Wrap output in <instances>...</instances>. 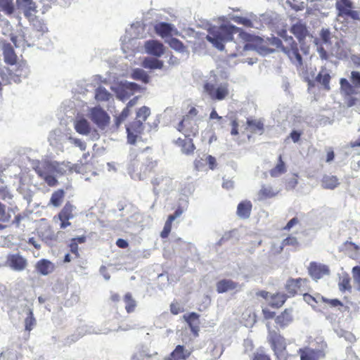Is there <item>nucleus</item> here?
<instances>
[{
	"instance_id": "f257e3e1",
	"label": "nucleus",
	"mask_w": 360,
	"mask_h": 360,
	"mask_svg": "<svg viewBox=\"0 0 360 360\" xmlns=\"http://www.w3.org/2000/svg\"><path fill=\"white\" fill-rule=\"evenodd\" d=\"M240 32V37L246 41L243 48H236V51L230 53V56L236 57L242 55L243 52L248 50L258 49V44L262 41V39L240 30V28L232 25H221L220 26H214L209 29L208 34L206 37L207 41L211 42L214 46L219 50H224L225 42L233 39V34Z\"/></svg>"
},
{
	"instance_id": "f03ea898",
	"label": "nucleus",
	"mask_w": 360,
	"mask_h": 360,
	"mask_svg": "<svg viewBox=\"0 0 360 360\" xmlns=\"http://www.w3.org/2000/svg\"><path fill=\"white\" fill-rule=\"evenodd\" d=\"M352 84L345 78L340 79V89L342 93L344 101L347 108L354 105H360V98L356 96L358 94L356 88L360 87V72L352 71L350 76Z\"/></svg>"
},
{
	"instance_id": "7ed1b4c3",
	"label": "nucleus",
	"mask_w": 360,
	"mask_h": 360,
	"mask_svg": "<svg viewBox=\"0 0 360 360\" xmlns=\"http://www.w3.org/2000/svg\"><path fill=\"white\" fill-rule=\"evenodd\" d=\"M198 114L195 107H191L188 113L183 116L177 124L176 129L185 137H196L198 135L199 127L195 117Z\"/></svg>"
},
{
	"instance_id": "20e7f679",
	"label": "nucleus",
	"mask_w": 360,
	"mask_h": 360,
	"mask_svg": "<svg viewBox=\"0 0 360 360\" xmlns=\"http://www.w3.org/2000/svg\"><path fill=\"white\" fill-rule=\"evenodd\" d=\"M285 44H283L281 39H274V44L288 56L290 61L297 68L302 66V57L300 53L298 44L292 37H286L284 39Z\"/></svg>"
},
{
	"instance_id": "39448f33",
	"label": "nucleus",
	"mask_w": 360,
	"mask_h": 360,
	"mask_svg": "<svg viewBox=\"0 0 360 360\" xmlns=\"http://www.w3.org/2000/svg\"><path fill=\"white\" fill-rule=\"evenodd\" d=\"M203 90L212 101L224 100L230 94L229 85L227 82L217 84L211 82H206L203 85Z\"/></svg>"
},
{
	"instance_id": "423d86ee",
	"label": "nucleus",
	"mask_w": 360,
	"mask_h": 360,
	"mask_svg": "<svg viewBox=\"0 0 360 360\" xmlns=\"http://www.w3.org/2000/svg\"><path fill=\"white\" fill-rule=\"evenodd\" d=\"M335 8L338 17L350 18L354 20L360 19L359 13L354 10V4L351 0H337Z\"/></svg>"
},
{
	"instance_id": "0eeeda50",
	"label": "nucleus",
	"mask_w": 360,
	"mask_h": 360,
	"mask_svg": "<svg viewBox=\"0 0 360 360\" xmlns=\"http://www.w3.org/2000/svg\"><path fill=\"white\" fill-rule=\"evenodd\" d=\"M76 207L70 202L68 201L58 214L53 217V221H60L59 227L60 229H65L71 225L70 219L75 217V210Z\"/></svg>"
},
{
	"instance_id": "6e6552de",
	"label": "nucleus",
	"mask_w": 360,
	"mask_h": 360,
	"mask_svg": "<svg viewBox=\"0 0 360 360\" xmlns=\"http://www.w3.org/2000/svg\"><path fill=\"white\" fill-rule=\"evenodd\" d=\"M309 283L307 278H289L285 285V291L289 297H294L298 293H302L306 289H302Z\"/></svg>"
},
{
	"instance_id": "1a4fd4ad",
	"label": "nucleus",
	"mask_w": 360,
	"mask_h": 360,
	"mask_svg": "<svg viewBox=\"0 0 360 360\" xmlns=\"http://www.w3.org/2000/svg\"><path fill=\"white\" fill-rule=\"evenodd\" d=\"M268 342L277 356L281 354L286 349L285 338L275 330L269 331Z\"/></svg>"
},
{
	"instance_id": "9d476101",
	"label": "nucleus",
	"mask_w": 360,
	"mask_h": 360,
	"mask_svg": "<svg viewBox=\"0 0 360 360\" xmlns=\"http://www.w3.org/2000/svg\"><path fill=\"white\" fill-rule=\"evenodd\" d=\"M127 134V142L131 145H134L139 136H140L143 131L144 126L139 121L134 120L129 123L126 127Z\"/></svg>"
},
{
	"instance_id": "9b49d317",
	"label": "nucleus",
	"mask_w": 360,
	"mask_h": 360,
	"mask_svg": "<svg viewBox=\"0 0 360 360\" xmlns=\"http://www.w3.org/2000/svg\"><path fill=\"white\" fill-rule=\"evenodd\" d=\"M6 265L14 271H21L26 269L27 261L20 253L9 254L6 257Z\"/></svg>"
},
{
	"instance_id": "f8f14e48",
	"label": "nucleus",
	"mask_w": 360,
	"mask_h": 360,
	"mask_svg": "<svg viewBox=\"0 0 360 360\" xmlns=\"http://www.w3.org/2000/svg\"><path fill=\"white\" fill-rule=\"evenodd\" d=\"M91 119L98 127L104 128L110 122V117L101 108L95 107L91 110Z\"/></svg>"
},
{
	"instance_id": "ddd939ff",
	"label": "nucleus",
	"mask_w": 360,
	"mask_h": 360,
	"mask_svg": "<svg viewBox=\"0 0 360 360\" xmlns=\"http://www.w3.org/2000/svg\"><path fill=\"white\" fill-rule=\"evenodd\" d=\"M329 269L326 265L311 262L308 267V273L314 280H319L323 276L329 274Z\"/></svg>"
},
{
	"instance_id": "4468645a",
	"label": "nucleus",
	"mask_w": 360,
	"mask_h": 360,
	"mask_svg": "<svg viewBox=\"0 0 360 360\" xmlns=\"http://www.w3.org/2000/svg\"><path fill=\"white\" fill-rule=\"evenodd\" d=\"M146 51L156 57L161 56L165 52V46L162 43L158 40H148L144 45Z\"/></svg>"
},
{
	"instance_id": "2eb2a0df",
	"label": "nucleus",
	"mask_w": 360,
	"mask_h": 360,
	"mask_svg": "<svg viewBox=\"0 0 360 360\" xmlns=\"http://www.w3.org/2000/svg\"><path fill=\"white\" fill-rule=\"evenodd\" d=\"M186 139L178 138L174 141L176 146L181 148V152L187 155H191L195 150V146L193 143L194 137H185Z\"/></svg>"
},
{
	"instance_id": "dca6fc26",
	"label": "nucleus",
	"mask_w": 360,
	"mask_h": 360,
	"mask_svg": "<svg viewBox=\"0 0 360 360\" xmlns=\"http://www.w3.org/2000/svg\"><path fill=\"white\" fill-rule=\"evenodd\" d=\"M154 30L162 38H166L173 34H176L178 33L177 30L172 24L167 22L157 23L154 26Z\"/></svg>"
},
{
	"instance_id": "f3484780",
	"label": "nucleus",
	"mask_w": 360,
	"mask_h": 360,
	"mask_svg": "<svg viewBox=\"0 0 360 360\" xmlns=\"http://www.w3.org/2000/svg\"><path fill=\"white\" fill-rule=\"evenodd\" d=\"M184 319L193 335L198 337L200 330V315L195 312H191L184 315Z\"/></svg>"
},
{
	"instance_id": "a211bd4d",
	"label": "nucleus",
	"mask_w": 360,
	"mask_h": 360,
	"mask_svg": "<svg viewBox=\"0 0 360 360\" xmlns=\"http://www.w3.org/2000/svg\"><path fill=\"white\" fill-rule=\"evenodd\" d=\"M183 213V209L179 207L174 212V214L168 216L167 221H165V226L162 231L160 233V236L162 238H166L169 236L172 226V222Z\"/></svg>"
},
{
	"instance_id": "6ab92c4d",
	"label": "nucleus",
	"mask_w": 360,
	"mask_h": 360,
	"mask_svg": "<svg viewBox=\"0 0 360 360\" xmlns=\"http://www.w3.org/2000/svg\"><path fill=\"white\" fill-rule=\"evenodd\" d=\"M4 62L11 65L17 63L18 57L14 49L10 43H4L2 46Z\"/></svg>"
},
{
	"instance_id": "aec40b11",
	"label": "nucleus",
	"mask_w": 360,
	"mask_h": 360,
	"mask_svg": "<svg viewBox=\"0 0 360 360\" xmlns=\"http://www.w3.org/2000/svg\"><path fill=\"white\" fill-rule=\"evenodd\" d=\"M293 321L292 309H285L279 315L275 318V322L281 328H285Z\"/></svg>"
},
{
	"instance_id": "412c9836",
	"label": "nucleus",
	"mask_w": 360,
	"mask_h": 360,
	"mask_svg": "<svg viewBox=\"0 0 360 360\" xmlns=\"http://www.w3.org/2000/svg\"><path fill=\"white\" fill-rule=\"evenodd\" d=\"M298 353L300 355V360H319L321 356H324L321 351L309 347L300 349Z\"/></svg>"
},
{
	"instance_id": "4be33fe9",
	"label": "nucleus",
	"mask_w": 360,
	"mask_h": 360,
	"mask_svg": "<svg viewBox=\"0 0 360 360\" xmlns=\"http://www.w3.org/2000/svg\"><path fill=\"white\" fill-rule=\"evenodd\" d=\"M252 209V202L250 200H245L238 203L236 214L240 219H246L250 217Z\"/></svg>"
},
{
	"instance_id": "5701e85b",
	"label": "nucleus",
	"mask_w": 360,
	"mask_h": 360,
	"mask_svg": "<svg viewBox=\"0 0 360 360\" xmlns=\"http://www.w3.org/2000/svg\"><path fill=\"white\" fill-rule=\"evenodd\" d=\"M36 270L41 275H48L53 271L54 264L48 259H41L35 265Z\"/></svg>"
},
{
	"instance_id": "b1692460",
	"label": "nucleus",
	"mask_w": 360,
	"mask_h": 360,
	"mask_svg": "<svg viewBox=\"0 0 360 360\" xmlns=\"http://www.w3.org/2000/svg\"><path fill=\"white\" fill-rule=\"evenodd\" d=\"M288 297V295L284 292L274 293L269 297V305L273 308L279 309L285 304Z\"/></svg>"
},
{
	"instance_id": "393cba45",
	"label": "nucleus",
	"mask_w": 360,
	"mask_h": 360,
	"mask_svg": "<svg viewBox=\"0 0 360 360\" xmlns=\"http://www.w3.org/2000/svg\"><path fill=\"white\" fill-rule=\"evenodd\" d=\"M192 351L186 349L183 345H177L170 356L173 360H186L191 355Z\"/></svg>"
},
{
	"instance_id": "a878e982",
	"label": "nucleus",
	"mask_w": 360,
	"mask_h": 360,
	"mask_svg": "<svg viewBox=\"0 0 360 360\" xmlns=\"http://www.w3.org/2000/svg\"><path fill=\"white\" fill-rule=\"evenodd\" d=\"M238 284L232 280L222 279L217 283V291L218 293H224L232 290L238 287Z\"/></svg>"
},
{
	"instance_id": "bb28decb",
	"label": "nucleus",
	"mask_w": 360,
	"mask_h": 360,
	"mask_svg": "<svg viewBox=\"0 0 360 360\" xmlns=\"http://www.w3.org/2000/svg\"><path fill=\"white\" fill-rule=\"evenodd\" d=\"M339 185V179L334 175H324L321 179V186L324 189L333 190Z\"/></svg>"
},
{
	"instance_id": "cd10ccee",
	"label": "nucleus",
	"mask_w": 360,
	"mask_h": 360,
	"mask_svg": "<svg viewBox=\"0 0 360 360\" xmlns=\"http://www.w3.org/2000/svg\"><path fill=\"white\" fill-rule=\"evenodd\" d=\"M330 79L331 77L330 74L326 71V70L322 69L316 75L315 81L317 82L319 84H321L325 90L329 91L330 89Z\"/></svg>"
},
{
	"instance_id": "c85d7f7f",
	"label": "nucleus",
	"mask_w": 360,
	"mask_h": 360,
	"mask_svg": "<svg viewBox=\"0 0 360 360\" xmlns=\"http://www.w3.org/2000/svg\"><path fill=\"white\" fill-rule=\"evenodd\" d=\"M290 31L300 41L304 40L308 34V30L306 25L301 22H297L293 25Z\"/></svg>"
},
{
	"instance_id": "c756f323",
	"label": "nucleus",
	"mask_w": 360,
	"mask_h": 360,
	"mask_svg": "<svg viewBox=\"0 0 360 360\" xmlns=\"http://www.w3.org/2000/svg\"><path fill=\"white\" fill-rule=\"evenodd\" d=\"M286 171V165L283 160V155H279L276 165L269 170V174L271 177H278L281 174L285 173Z\"/></svg>"
},
{
	"instance_id": "7c9ffc66",
	"label": "nucleus",
	"mask_w": 360,
	"mask_h": 360,
	"mask_svg": "<svg viewBox=\"0 0 360 360\" xmlns=\"http://www.w3.org/2000/svg\"><path fill=\"white\" fill-rule=\"evenodd\" d=\"M19 4L23 9L25 16L27 18H30L33 13L37 12L35 3L32 0H20Z\"/></svg>"
},
{
	"instance_id": "2f4dec72",
	"label": "nucleus",
	"mask_w": 360,
	"mask_h": 360,
	"mask_svg": "<svg viewBox=\"0 0 360 360\" xmlns=\"http://www.w3.org/2000/svg\"><path fill=\"white\" fill-rule=\"evenodd\" d=\"M86 238L84 236L73 238L70 240L69 248L70 252L75 255L76 258L79 257L78 245L86 242Z\"/></svg>"
},
{
	"instance_id": "473e14b6",
	"label": "nucleus",
	"mask_w": 360,
	"mask_h": 360,
	"mask_svg": "<svg viewBox=\"0 0 360 360\" xmlns=\"http://www.w3.org/2000/svg\"><path fill=\"white\" fill-rule=\"evenodd\" d=\"M53 171L59 175H65L72 173V167L70 162H56L53 166Z\"/></svg>"
},
{
	"instance_id": "72a5a7b5",
	"label": "nucleus",
	"mask_w": 360,
	"mask_h": 360,
	"mask_svg": "<svg viewBox=\"0 0 360 360\" xmlns=\"http://www.w3.org/2000/svg\"><path fill=\"white\" fill-rule=\"evenodd\" d=\"M278 191H276L271 186H262L258 191V200H264L267 198H271L277 195Z\"/></svg>"
},
{
	"instance_id": "f704fd0d",
	"label": "nucleus",
	"mask_w": 360,
	"mask_h": 360,
	"mask_svg": "<svg viewBox=\"0 0 360 360\" xmlns=\"http://www.w3.org/2000/svg\"><path fill=\"white\" fill-rule=\"evenodd\" d=\"M123 301L125 304V309L128 314L134 312L136 309L137 303L131 292L125 293L123 297Z\"/></svg>"
},
{
	"instance_id": "c9c22d12",
	"label": "nucleus",
	"mask_w": 360,
	"mask_h": 360,
	"mask_svg": "<svg viewBox=\"0 0 360 360\" xmlns=\"http://www.w3.org/2000/svg\"><path fill=\"white\" fill-rule=\"evenodd\" d=\"M76 131L80 134L86 135L90 132V126L86 120L82 118L77 120L75 123Z\"/></svg>"
},
{
	"instance_id": "e433bc0d",
	"label": "nucleus",
	"mask_w": 360,
	"mask_h": 360,
	"mask_svg": "<svg viewBox=\"0 0 360 360\" xmlns=\"http://www.w3.org/2000/svg\"><path fill=\"white\" fill-rule=\"evenodd\" d=\"M142 66L147 69H162L163 62L154 58H146L142 62Z\"/></svg>"
},
{
	"instance_id": "4c0bfd02",
	"label": "nucleus",
	"mask_w": 360,
	"mask_h": 360,
	"mask_svg": "<svg viewBox=\"0 0 360 360\" xmlns=\"http://www.w3.org/2000/svg\"><path fill=\"white\" fill-rule=\"evenodd\" d=\"M10 211L13 210H6V205L0 202V230L5 227L1 224V223H8L10 221L11 218Z\"/></svg>"
},
{
	"instance_id": "58836bf2",
	"label": "nucleus",
	"mask_w": 360,
	"mask_h": 360,
	"mask_svg": "<svg viewBox=\"0 0 360 360\" xmlns=\"http://www.w3.org/2000/svg\"><path fill=\"white\" fill-rule=\"evenodd\" d=\"M64 196L65 192L63 189H58L54 191L51 195L50 199V204L56 207H59L63 202Z\"/></svg>"
},
{
	"instance_id": "ea45409f",
	"label": "nucleus",
	"mask_w": 360,
	"mask_h": 360,
	"mask_svg": "<svg viewBox=\"0 0 360 360\" xmlns=\"http://www.w3.org/2000/svg\"><path fill=\"white\" fill-rule=\"evenodd\" d=\"M150 115V110L147 106H142L139 108L136 112L135 120L141 122L143 124L146 121L147 118Z\"/></svg>"
},
{
	"instance_id": "a19ab883",
	"label": "nucleus",
	"mask_w": 360,
	"mask_h": 360,
	"mask_svg": "<svg viewBox=\"0 0 360 360\" xmlns=\"http://www.w3.org/2000/svg\"><path fill=\"white\" fill-rule=\"evenodd\" d=\"M131 77L134 79L141 81L145 84L149 82L148 75L143 70L140 68H136L132 71Z\"/></svg>"
},
{
	"instance_id": "79ce46f5",
	"label": "nucleus",
	"mask_w": 360,
	"mask_h": 360,
	"mask_svg": "<svg viewBox=\"0 0 360 360\" xmlns=\"http://www.w3.org/2000/svg\"><path fill=\"white\" fill-rule=\"evenodd\" d=\"M28 19L30 21L34 30L41 33L46 32L47 31L46 25L41 20L36 17H33V15Z\"/></svg>"
},
{
	"instance_id": "37998d69",
	"label": "nucleus",
	"mask_w": 360,
	"mask_h": 360,
	"mask_svg": "<svg viewBox=\"0 0 360 360\" xmlns=\"http://www.w3.org/2000/svg\"><path fill=\"white\" fill-rule=\"evenodd\" d=\"M111 94L102 86H99L96 90L95 98L98 101H108L110 100Z\"/></svg>"
},
{
	"instance_id": "c03bdc74",
	"label": "nucleus",
	"mask_w": 360,
	"mask_h": 360,
	"mask_svg": "<svg viewBox=\"0 0 360 360\" xmlns=\"http://www.w3.org/2000/svg\"><path fill=\"white\" fill-rule=\"evenodd\" d=\"M0 11L11 15L14 12L13 0H0Z\"/></svg>"
},
{
	"instance_id": "a18cd8bd",
	"label": "nucleus",
	"mask_w": 360,
	"mask_h": 360,
	"mask_svg": "<svg viewBox=\"0 0 360 360\" xmlns=\"http://www.w3.org/2000/svg\"><path fill=\"white\" fill-rule=\"evenodd\" d=\"M167 42L172 49L176 51L183 53L186 51V46L179 39L176 38H171Z\"/></svg>"
},
{
	"instance_id": "49530a36",
	"label": "nucleus",
	"mask_w": 360,
	"mask_h": 360,
	"mask_svg": "<svg viewBox=\"0 0 360 360\" xmlns=\"http://www.w3.org/2000/svg\"><path fill=\"white\" fill-rule=\"evenodd\" d=\"M36 324V319L34 317V314L32 309H29L27 316L25 319V328L27 331L32 330L33 327Z\"/></svg>"
},
{
	"instance_id": "de8ad7c7",
	"label": "nucleus",
	"mask_w": 360,
	"mask_h": 360,
	"mask_svg": "<svg viewBox=\"0 0 360 360\" xmlns=\"http://www.w3.org/2000/svg\"><path fill=\"white\" fill-rule=\"evenodd\" d=\"M27 71L25 70V66L20 65L18 66L15 73L9 72V76L11 79H13L14 82H17L20 81V77L22 76H25Z\"/></svg>"
},
{
	"instance_id": "09e8293b",
	"label": "nucleus",
	"mask_w": 360,
	"mask_h": 360,
	"mask_svg": "<svg viewBox=\"0 0 360 360\" xmlns=\"http://www.w3.org/2000/svg\"><path fill=\"white\" fill-rule=\"evenodd\" d=\"M247 125L251 129L252 131H262L264 129V124L261 121L248 119Z\"/></svg>"
},
{
	"instance_id": "8fccbe9b",
	"label": "nucleus",
	"mask_w": 360,
	"mask_h": 360,
	"mask_svg": "<svg viewBox=\"0 0 360 360\" xmlns=\"http://www.w3.org/2000/svg\"><path fill=\"white\" fill-rule=\"evenodd\" d=\"M339 288L341 291L350 290L352 286L350 285V278L348 275L342 276L339 283Z\"/></svg>"
},
{
	"instance_id": "3c124183",
	"label": "nucleus",
	"mask_w": 360,
	"mask_h": 360,
	"mask_svg": "<svg viewBox=\"0 0 360 360\" xmlns=\"http://www.w3.org/2000/svg\"><path fill=\"white\" fill-rule=\"evenodd\" d=\"M300 243L296 237L294 236H288L286 238L283 240L281 243V247L284 248L286 246H292L294 248H297Z\"/></svg>"
},
{
	"instance_id": "603ef678",
	"label": "nucleus",
	"mask_w": 360,
	"mask_h": 360,
	"mask_svg": "<svg viewBox=\"0 0 360 360\" xmlns=\"http://www.w3.org/2000/svg\"><path fill=\"white\" fill-rule=\"evenodd\" d=\"M233 20L238 24L243 25L247 27H253V23H252V20L247 18H245V17L234 16L233 18Z\"/></svg>"
},
{
	"instance_id": "864d4df0",
	"label": "nucleus",
	"mask_w": 360,
	"mask_h": 360,
	"mask_svg": "<svg viewBox=\"0 0 360 360\" xmlns=\"http://www.w3.org/2000/svg\"><path fill=\"white\" fill-rule=\"evenodd\" d=\"M131 110L130 108L126 106L121 113L116 117V124L119 125L121 122H122L126 118L129 117L130 115Z\"/></svg>"
},
{
	"instance_id": "5fc2aeb1",
	"label": "nucleus",
	"mask_w": 360,
	"mask_h": 360,
	"mask_svg": "<svg viewBox=\"0 0 360 360\" xmlns=\"http://www.w3.org/2000/svg\"><path fill=\"white\" fill-rule=\"evenodd\" d=\"M343 249L346 251L354 250L357 252L360 250V246L351 241H345L343 243Z\"/></svg>"
},
{
	"instance_id": "6e6d98bb",
	"label": "nucleus",
	"mask_w": 360,
	"mask_h": 360,
	"mask_svg": "<svg viewBox=\"0 0 360 360\" xmlns=\"http://www.w3.org/2000/svg\"><path fill=\"white\" fill-rule=\"evenodd\" d=\"M353 277L357 285V289L360 290V266H356L352 269Z\"/></svg>"
},
{
	"instance_id": "4d7b16f0",
	"label": "nucleus",
	"mask_w": 360,
	"mask_h": 360,
	"mask_svg": "<svg viewBox=\"0 0 360 360\" xmlns=\"http://www.w3.org/2000/svg\"><path fill=\"white\" fill-rule=\"evenodd\" d=\"M322 300L324 303H326L333 307L342 306V303L338 299H327L322 297Z\"/></svg>"
},
{
	"instance_id": "13d9d810",
	"label": "nucleus",
	"mask_w": 360,
	"mask_h": 360,
	"mask_svg": "<svg viewBox=\"0 0 360 360\" xmlns=\"http://www.w3.org/2000/svg\"><path fill=\"white\" fill-rule=\"evenodd\" d=\"M320 37L324 43L330 42V32L328 29H322L320 33Z\"/></svg>"
},
{
	"instance_id": "bf43d9fd",
	"label": "nucleus",
	"mask_w": 360,
	"mask_h": 360,
	"mask_svg": "<svg viewBox=\"0 0 360 360\" xmlns=\"http://www.w3.org/2000/svg\"><path fill=\"white\" fill-rule=\"evenodd\" d=\"M298 184V175L297 174H293V177L288 181L287 187L290 189L295 188Z\"/></svg>"
},
{
	"instance_id": "052dcab7",
	"label": "nucleus",
	"mask_w": 360,
	"mask_h": 360,
	"mask_svg": "<svg viewBox=\"0 0 360 360\" xmlns=\"http://www.w3.org/2000/svg\"><path fill=\"white\" fill-rule=\"evenodd\" d=\"M252 360H271L269 355L265 354L263 351L257 352L254 354Z\"/></svg>"
},
{
	"instance_id": "680f3d73",
	"label": "nucleus",
	"mask_w": 360,
	"mask_h": 360,
	"mask_svg": "<svg viewBox=\"0 0 360 360\" xmlns=\"http://www.w3.org/2000/svg\"><path fill=\"white\" fill-rule=\"evenodd\" d=\"M183 310L178 302H172L170 304V311L172 314L176 315Z\"/></svg>"
},
{
	"instance_id": "e2e57ef3",
	"label": "nucleus",
	"mask_w": 360,
	"mask_h": 360,
	"mask_svg": "<svg viewBox=\"0 0 360 360\" xmlns=\"http://www.w3.org/2000/svg\"><path fill=\"white\" fill-rule=\"evenodd\" d=\"M44 181L49 186H55L58 184V181L56 179L54 176H53L51 174H49L47 176H46V179H44Z\"/></svg>"
},
{
	"instance_id": "0e129e2a",
	"label": "nucleus",
	"mask_w": 360,
	"mask_h": 360,
	"mask_svg": "<svg viewBox=\"0 0 360 360\" xmlns=\"http://www.w3.org/2000/svg\"><path fill=\"white\" fill-rule=\"evenodd\" d=\"M262 314L264 316V318L266 320L272 319L274 318H276V313L274 311H270L267 308L262 309Z\"/></svg>"
},
{
	"instance_id": "69168bd1",
	"label": "nucleus",
	"mask_w": 360,
	"mask_h": 360,
	"mask_svg": "<svg viewBox=\"0 0 360 360\" xmlns=\"http://www.w3.org/2000/svg\"><path fill=\"white\" fill-rule=\"evenodd\" d=\"M72 142L82 151H84L86 148V143L79 139H71Z\"/></svg>"
},
{
	"instance_id": "338daca9",
	"label": "nucleus",
	"mask_w": 360,
	"mask_h": 360,
	"mask_svg": "<svg viewBox=\"0 0 360 360\" xmlns=\"http://www.w3.org/2000/svg\"><path fill=\"white\" fill-rule=\"evenodd\" d=\"M299 223V219L297 217L291 219L287 224L284 226L283 229L285 231H290L292 227Z\"/></svg>"
},
{
	"instance_id": "774afa93",
	"label": "nucleus",
	"mask_w": 360,
	"mask_h": 360,
	"mask_svg": "<svg viewBox=\"0 0 360 360\" xmlns=\"http://www.w3.org/2000/svg\"><path fill=\"white\" fill-rule=\"evenodd\" d=\"M303 298L309 304L314 305L316 303L315 298L309 293H303Z\"/></svg>"
}]
</instances>
